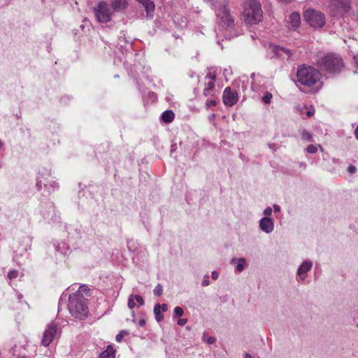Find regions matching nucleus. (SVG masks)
Returning <instances> with one entry per match:
<instances>
[{
  "mask_svg": "<svg viewBox=\"0 0 358 358\" xmlns=\"http://www.w3.org/2000/svg\"><path fill=\"white\" fill-rule=\"evenodd\" d=\"M296 78L298 83L306 87L310 94L317 93L323 86L322 73L310 65H299L297 67Z\"/></svg>",
  "mask_w": 358,
  "mask_h": 358,
  "instance_id": "nucleus-1",
  "label": "nucleus"
},
{
  "mask_svg": "<svg viewBox=\"0 0 358 358\" xmlns=\"http://www.w3.org/2000/svg\"><path fill=\"white\" fill-rule=\"evenodd\" d=\"M316 66L329 74H337L345 67L343 58L335 53L329 52L317 56Z\"/></svg>",
  "mask_w": 358,
  "mask_h": 358,
  "instance_id": "nucleus-2",
  "label": "nucleus"
},
{
  "mask_svg": "<svg viewBox=\"0 0 358 358\" xmlns=\"http://www.w3.org/2000/svg\"><path fill=\"white\" fill-rule=\"evenodd\" d=\"M69 310L73 317L84 320L88 314L87 299L78 292L71 294L69 299Z\"/></svg>",
  "mask_w": 358,
  "mask_h": 358,
  "instance_id": "nucleus-3",
  "label": "nucleus"
},
{
  "mask_svg": "<svg viewBox=\"0 0 358 358\" xmlns=\"http://www.w3.org/2000/svg\"><path fill=\"white\" fill-rule=\"evenodd\" d=\"M243 17L249 24L260 22L263 18L262 5L257 0H246L243 4Z\"/></svg>",
  "mask_w": 358,
  "mask_h": 358,
  "instance_id": "nucleus-4",
  "label": "nucleus"
},
{
  "mask_svg": "<svg viewBox=\"0 0 358 358\" xmlns=\"http://www.w3.org/2000/svg\"><path fill=\"white\" fill-rule=\"evenodd\" d=\"M93 11L99 22L107 23L110 21L113 11L110 5L106 2H99L97 6L94 8Z\"/></svg>",
  "mask_w": 358,
  "mask_h": 358,
  "instance_id": "nucleus-5",
  "label": "nucleus"
},
{
  "mask_svg": "<svg viewBox=\"0 0 358 358\" xmlns=\"http://www.w3.org/2000/svg\"><path fill=\"white\" fill-rule=\"evenodd\" d=\"M304 18L309 25L314 28H321L325 24L324 15L314 9H308L304 13Z\"/></svg>",
  "mask_w": 358,
  "mask_h": 358,
  "instance_id": "nucleus-6",
  "label": "nucleus"
},
{
  "mask_svg": "<svg viewBox=\"0 0 358 358\" xmlns=\"http://www.w3.org/2000/svg\"><path fill=\"white\" fill-rule=\"evenodd\" d=\"M217 23L222 27L231 28L234 25V17L231 15L229 10L222 6L217 12Z\"/></svg>",
  "mask_w": 358,
  "mask_h": 358,
  "instance_id": "nucleus-7",
  "label": "nucleus"
},
{
  "mask_svg": "<svg viewBox=\"0 0 358 358\" xmlns=\"http://www.w3.org/2000/svg\"><path fill=\"white\" fill-rule=\"evenodd\" d=\"M216 73L215 71H208L205 76L204 88L203 94L205 96H213L215 92V81L216 80Z\"/></svg>",
  "mask_w": 358,
  "mask_h": 358,
  "instance_id": "nucleus-8",
  "label": "nucleus"
},
{
  "mask_svg": "<svg viewBox=\"0 0 358 358\" xmlns=\"http://www.w3.org/2000/svg\"><path fill=\"white\" fill-rule=\"evenodd\" d=\"M57 329L58 325L56 323H50L43 334L41 345L45 347L48 346L56 337Z\"/></svg>",
  "mask_w": 358,
  "mask_h": 358,
  "instance_id": "nucleus-9",
  "label": "nucleus"
},
{
  "mask_svg": "<svg viewBox=\"0 0 358 358\" xmlns=\"http://www.w3.org/2000/svg\"><path fill=\"white\" fill-rule=\"evenodd\" d=\"M222 100L225 106H234L238 101L237 92L232 91L229 87H226L223 92Z\"/></svg>",
  "mask_w": 358,
  "mask_h": 358,
  "instance_id": "nucleus-10",
  "label": "nucleus"
},
{
  "mask_svg": "<svg viewBox=\"0 0 358 358\" xmlns=\"http://www.w3.org/2000/svg\"><path fill=\"white\" fill-rule=\"evenodd\" d=\"M259 227L262 231L266 233H270L273 229V223L271 219L264 217L260 220Z\"/></svg>",
  "mask_w": 358,
  "mask_h": 358,
  "instance_id": "nucleus-11",
  "label": "nucleus"
},
{
  "mask_svg": "<svg viewBox=\"0 0 358 358\" xmlns=\"http://www.w3.org/2000/svg\"><path fill=\"white\" fill-rule=\"evenodd\" d=\"M161 120L166 124L172 122L175 119V114L171 110H167L161 115Z\"/></svg>",
  "mask_w": 358,
  "mask_h": 358,
  "instance_id": "nucleus-12",
  "label": "nucleus"
},
{
  "mask_svg": "<svg viewBox=\"0 0 358 358\" xmlns=\"http://www.w3.org/2000/svg\"><path fill=\"white\" fill-rule=\"evenodd\" d=\"M312 267V263L310 262H304L298 269V275L302 280L305 278V274Z\"/></svg>",
  "mask_w": 358,
  "mask_h": 358,
  "instance_id": "nucleus-13",
  "label": "nucleus"
},
{
  "mask_svg": "<svg viewBox=\"0 0 358 358\" xmlns=\"http://www.w3.org/2000/svg\"><path fill=\"white\" fill-rule=\"evenodd\" d=\"M289 23L293 29L299 27L301 23V17L299 13H293L289 16Z\"/></svg>",
  "mask_w": 358,
  "mask_h": 358,
  "instance_id": "nucleus-14",
  "label": "nucleus"
},
{
  "mask_svg": "<svg viewBox=\"0 0 358 358\" xmlns=\"http://www.w3.org/2000/svg\"><path fill=\"white\" fill-rule=\"evenodd\" d=\"M127 5L126 0H113L111 4L115 10H123L127 7Z\"/></svg>",
  "mask_w": 358,
  "mask_h": 358,
  "instance_id": "nucleus-15",
  "label": "nucleus"
},
{
  "mask_svg": "<svg viewBox=\"0 0 358 358\" xmlns=\"http://www.w3.org/2000/svg\"><path fill=\"white\" fill-rule=\"evenodd\" d=\"M145 8L148 15L155 10V3L151 0H145L141 3Z\"/></svg>",
  "mask_w": 358,
  "mask_h": 358,
  "instance_id": "nucleus-16",
  "label": "nucleus"
},
{
  "mask_svg": "<svg viewBox=\"0 0 358 358\" xmlns=\"http://www.w3.org/2000/svg\"><path fill=\"white\" fill-rule=\"evenodd\" d=\"M115 352L111 346H108L106 350L101 353L99 358H114Z\"/></svg>",
  "mask_w": 358,
  "mask_h": 358,
  "instance_id": "nucleus-17",
  "label": "nucleus"
},
{
  "mask_svg": "<svg viewBox=\"0 0 358 358\" xmlns=\"http://www.w3.org/2000/svg\"><path fill=\"white\" fill-rule=\"evenodd\" d=\"M154 313L155 315V319L157 322H161L164 319V315L161 313L160 310V304L157 303L155 306Z\"/></svg>",
  "mask_w": 358,
  "mask_h": 358,
  "instance_id": "nucleus-18",
  "label": "nucleus"
},
{
  "mask_svg": "<svg viewBox=\"0 0 358 358\" xmlns=\"http://www.w3.org/2000/svg\"><path fill=\"white\" fill-rule=\"evenodd\" d=\"M273 52H275L276 53V55H280V51L284 52L288 56H289L291 55L290 50H289L285 48H281L279 46H273Z\"/></svg>",
  "mask_w": 358,
  "mask_h": 358,
  "instance_id": "nucleus-19",
  "label": "nucleus"
},
{
  "mask_svg": "<svg viewBox=\"0 0 358 358\" xmlns=\"http://www.w3.org/2000/svg\"><path fill=\"white\" fill-rule=\"evenodd\" d=\"M301 134L302 140L306 141H312V135L310 133H309L306 130L303 129V130H302Z\"/></svg>",
  "mask_w": 358,
  "mask_h": 358,
  "instance_id": "nucleus-20",
  "label": "nucleus"
},
{
  "mask_svg": "<svg viewBox=\"0 0 358 358\" xmlns=\"http://www.w3.org/2000/svg\"><path fill=\"white\" fill-rule=\"evenodd\" d=\"M217 104V102L215 99H207L205 103V107L206 108V109H209L213 106H216Z\"/></svg>",
  "mask_w": 358,
  "mask_h": 358,
  "instance_id": "nucleus-21",
  "label": "nucleus"
},
{
  "mask_svg": "<svg viewBox=\"0 0 358 358\" xmlns=\"http://www.w3.org/2000/svg\"><path fill=\"white\" fill-rule=\"evenodd\" d=\"M273 95L271 92H266L264 96L262 97V100L265 103H270Z\"/></svg>",
  "mask_w": 358,
  "mask_h": 358,
  "instance_id": "nucleus-22",
  "label": "nucleus"
},
{
  "mask_svg": "<svg viewBox=\"0 0 358 358\" xmlns=\"http://www.w3.org/2000/svg\"><path fill=\"white\" fill-rule=\"evenodd\" d=\"M154 294L156 296H161L163 293V287L161 285H157L154 290H153Z\"/></svg>",
  "mask_w": 358,
  "mask_h": 358,
  "instance_id": "nucleus-23",
  "label": "nucleus"
},
{
  "mask_svg": "<svg viewBox=\"0 0 358 358\" xmlns=\"http://www.w3.org/2000/svg\"><path fill=\"white\" fill-rule=\"evenodd\" d=\"M17 276H18V271L17 270H12L8 273V278L10 280L16 278H17Z\"/></svg>",
  "mask_w": 358,
  "mask_h": 358,
  "instance_id": "nucleus-24",
  "label": "nucleus"
},
{
  "mask_svg": "<svg viewBox=\"0 0 358 358\" xmlns=\"http://www.w3.org/2000/svg\"><path fill=\"white\" fill-rule=\"evenodd\" d=\"M239 262L238 265L236 266V270L238 271H242L244 268V264H245V259H239Z\"/></svg>",
  "mask_w": 358,
  "mask_h": 358,
  "instance_id": "nucleus-25",
  "label": "nucleus"
},
{
  "mask_svg": "<svg viewBox=\"0 0 358 358\" xmlns=\"http://www.w3.org/2000/svg\"><path fill=\"white\" fill-rule=\"evenodd\" d=\"M306 150L308 153H315L317 151V148L314 145H308Z\"/></svg>",
  "mask_w": 358,
  "mask_h": 358,
  "instance_id": "nucleus-26",
  "label": "nucleus"
},
{
  "mask_svg": "<svg viewBox=\"0 0 358 358\" xmlns=\"http://www.w3.org/2000/svg\"><path fill=\"white\" fill-rule=\"evenodd\" d=\"M183 313L182 308L179 306L174 308V314L176 317H181L183 315Z\"/></svg>",
  "mask_w": 358,
  "mask_h": 358,
  "instance_id": "nucleus-27",
  "label": "nucleus"
},
{
  "mask_svg": "<svg viewBox=\"0 0 358 358\" xmlns=\"http://www.w3.org/2000/svg\"><path fill=\"white\" fill-rule=\"evenodd\" d=\"M136 306V303L134 300V295H131L128 299V307L130 309H133Z\"/></svg>",
  "mask_w": 358,
  "mask_h": 358,
  "instance_id": "nucleus-28",
  "label": "nucleus"
},
{
  "mask_svg": "<svg viewBox=\"0 0 358 358\" xmlns=\"http://www.w3.org/2000/svg\"><path fill=\"white\" fill-rule=\"evenodd\" d=\"M127 334V332L124 331H120L118 334L116 335L115 340L117 342L120 343L122 341L123 337L124 335Z\"/></svg>",
  "mask_w": 358,
  "mask_h": 358,
  "instance_id": "nucleus-29",
  "label": "nucleus"
},
{
  "mask_svg": "<svg viewBox=\"0 0 358 358\" xmlns=\"http://www.w3.org/2000/svg\"><path fill=\"white\" fill-rule=\"evenodd\" d=\"M134 299H136L139 306H143L144 304V300L141 296L136 294L134 296Z\"/></svg>",
  "mask_w": 358,
  "mask_h": 358,
  "instance_id": "nucleus-30",
  "label": "nucleus"
},
{
  "mask_svg": "<svg viewBox=\"0 0 358 358\" xmlns=\"http://www.w3.org/2000/svg\"><path fill=\"white\" fill-rule=\"evenodd\" d=\"M348 171L350 173L352 174V173H355L357 171V169L355 166L353 165H350L348 169Z\"/></svg>",
  "mask_w": 358,
  "mask_h": 358,
  "instance_id": "nucleus-31",
  "label": "nucleus"
},
{
  "mask_svg": "<svg viewBox=\"0 0 358 358\" xmlns=\"http://www.w3.org/2000/svg\"><path fill=\"white\" fill-rule=\"evenodd\" d=\"M187 322V319L182 318L178 320V324L180 326H184Z\"/></svg>",
  "mask_w": 358,
  "mask_h": 358,
  "instance_id": "nucleus-32",
  "label": "nucleus"
},
{
  "mask_svg": "<svg viewBox=\"0 0 358 358\" xmlns=\"http://www.w3.org/2000/svg\"><path fill=\"white\" fill-rule=\"evenodd\" d=\"M264 215H267V216H268V215H271V213H272V209H271V208H270V207L266 208L264 210Z\"/></svg>",
  "mask_w": 358,
  "mask_h": 358,
  "instance_id": "nucleus-33",
  "label": "nucleus"
},
{
  "mask_svg": "<svg viewBox=\"0 0 358 358\" xmlns=\"http://www.w3.org/2000/svg\"><path fill=\"white\" fill-rule=\"evenodd\" d=\"M215 341V338L214 337L210 336V337H208L206 338V342L209 345L214 343Z\"/></svg>",
  "mask_w": 358,
  "mask_h": 358,
  "instance_id": "nucleus-34",
  "label": "nucleus"
},
{
  "mask_svg": "<svg viewBox=\"0 0 358 358\" xmlns=\"http://www.w3.org/2000/svg\"><path fill=\"white\" fill-rule=\"evenodd\" d=\"M350 6L348 5V3H345L344 6H343L344 12L348 13L350 11Z\"/></svg>",
  "mask_w": 358,
  "mask_h": 358,
  "instance_id": "nucleus-35",
  "label": "nucleus"
},
{
  "mask_svg": "<svg viewBox=\"0 0 358 358\" xmlns=\"http://www.w3.org/2000/svg\"><path fill=\"white\" fill-rule=\"evenodd\" d=\"M160 310H161V311L166 312L168 310L167 305L165 303L160 305Z\"/></svg>",
  "mask_w": 358,
  "mask_h": 358,
  "instance_id": "nucleus-36",
  "label": "nucleus"
},
{
  "mask_svg": "<svg viewBox=\"0 0 358 358\" xmlns=\"http://www.w3.org/2000/svg\"><path fill=\"white\" fill-rule=\"evenodd\" d=\"M218 273L216 272V271H213L212 272V278L214 279V280H217V278H218Z\"/></svg>",
  "mask_w": 358,
  "mask_h": 358,
  "instance_id": "nucleus-37",
  "label": "nucleus"
},
{
  "mask_svg": "<svg viewBox=\"0 0 358 358\" xmlns=\"http://www.w3.org/2000/svg\"><path fill=\"white\" fill-rule=\"evenodd\" d=\"M354 134H355V138L358 141V125L357 126L356 129H355Z\"/></svg>",
  "mask_w": 358,
  "mask_h": 358,
  "instance_id": "nucleus-38",
  "label": "nucleus"
},
{
  "mask_svg": "<svg viewBox=\"0 0 358 358\" xmlns=\"http://www.w3.org/2000/svg\"><path fill=\"white\" fill-rule=\"evenodd\" d=\"M354 61H355L356 66L358 69V54L354 56Z\"/></svg>",
  "mask_w": 358,
  "mask_h": 358,
  "instance_id": "nucleus-39",
  "label": "nucleus"
},
{
  "mask_svg": "<svg viewBox=\"0 0 358 358\" xmlns=\"http://www.w3.org/2000/svg\"><path fill=\"white\" fill-rule=\"evenodd\" d=\"M208 285V280H204L202 283V285L203 286H207Z\"/></svg>",
  "mask_w": 358,
  "mask_h": 358,
  "instance_id": "nucleus-40",
  "label": "nucleus"
},
{
  "mask_svg": "<svg viewBox=\"0 0 358 358\" xmlns=\"http://www.w3.org/2000/svg\"><path fill=\"white\" fill-rule=\"evenodd\" d=\"M313 115V112H311V111H308V112H307V115H308V116L310 117V116H312Z\"/></svg>",
  "mask_w": 358,
  "mask_h": 358,
  "instance_id": "nucleus-41",
  "label": "nucleus"
},
{
  "mask_svg": "<svg viewBox=\"0 0 358 358\" xmlns=\"http://www.w3.org/2000/svg\"><path fill=\"white\" fill-rule=\"evenodd\" d=\"M145 322L144 320H141V321L139 322V324H140L141 326H143V325L145 324Z\"/></svg>",
  "mask_w": 358,
  "mask_h": 358,
  "instance_id": "nucleus-42",
  "label": "nucleus"
},
{
  "mask_svg": "<svg viewBox=\"0 0 358 358\" xmlns=\"http://www.w3.org/2000/svg\"><path fill=\"white\" fill-rule=\"evenodd\" d=\"M245 358H252L250 355L246 354Z\"/></svg>",
  "mask_w": 358,
  "mask_h": 358,
  "instance_id": "nucleus-43",
  "label": "nucleus"
},
{
  "mask_svg": "<svg viewBox=\"0 0 358 358\" xmlns=\"http://www.w3.org/2000/svg\"><path fill=\"white\" fill-rule=\"evenodd\" d=\"M279 209H280V208H279V207H278V206H275V210H279Z\"/></svg>",
  "mask_w": 358,
  "mask_h": 358,
  "instance_id": "nucleus-44",
  "label": "nucleus"
},
{
  "mask_svg": "<svg viewBox=\"0 0 358 358\" xmlns=\"http://www.w3.org/2000/svg\"><path fill=\"white\" fill-rule=\"evenodd\" d=\"M214 117H215V115L213 114L212 116H211V118H214Z\"/></svg>",
  "mask_w": 358,
  "mask_h": 358,
  "instance_id": "nucleus-45",
  "label": "nucleus"
},
{
  "mask_svg": "<svg viewBox=\"0 0 358 358\" xmlns=\"http://www.w3.org/2000/svg\"><path fill=\"white\" fill-rule=\"evenodd\" d=\"M1 145H2V143H1V142H0V147L1 146Z\"/></svg>",
  "mask_w": 358,
  "mask_h": 358,
  "instance_id": "nucleus-46",
  "label": "nucleus"
},
{
  "mask_svg": "<svg viewBox=\"0 0 358 358\" xmlns=\"http://www.w3.org/2000/svg\"><path fill=\"white\" fill-rule=\"evenodd\" d=\"M357 327H358V323H357Z\"/></svg>",
  "mask_w": 358,
  "mask_h": 358,
  "instance_id": "nucleus-47",
  "label": "nucleus"
}]
</instances>
